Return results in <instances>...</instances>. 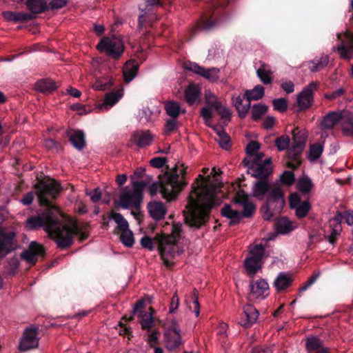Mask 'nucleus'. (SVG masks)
I'll return each mask as SVG.
<instances>
[{"mask_svg": "<svg viewBox=\"0 0 353 353\" xmlns=\"http://www.w3.org/2000/svg\"><path fill=\"white\" fill-rule=\"evenodd\" d=\"M221 215L224 217L229 219L230 226H233L239 224L241 220V212L237 210H233L232 206L229 204H225L221 211Z\"/></svg>", "mask_w": 353, "mask_h": 353, "instance_id": "obj_27", "label": "nucleus"}, {"mask_svg": "<svg viewBox=\"0 0 353 353\" xmlns=\"http://www.w3.org/2000/svg\"><path fill=\"white\" fill-rule=\"evenodd\" d=\"M292 281L293 279L290 276L281 272L275 279L274 285L278 291L281 292L290 287L292 285Z\"/></svg>", "mask_w": 353, "mask_h": 353, "instance_id": "obj_35", "label": "nucleus"}, {"mask_svg": "<svg viewBox=\"0 0 353 353\" xmlns=\"http://www.w3.org/2000/svg\"><path fill=\"white\" fill-rule=\"evenodd\" d=\"M274 187H272L266 179L259 180L257 182H256L254 185V188H253L254 196L259 199H261L266 194H268V193L270 194L271 190Z\"/></svg>", "mask_w": 353, "mask_h": 353, "instance_id": "obj_30", "label": "nucleus"}, {"mask_svg": "<svg viewBox=\"0 0 353 353\" xmlns=\"http://www.w3.org/2000/svg\"><path fill=\"white\" fill-rule=\"evenodd\" d=\"M293 145L287 150V155L289 161L287 166L292 169L298 168L301 164V155L304 149L306 137L298 127L292 130Z\"/></svg>", "mask_w": 353, "mask_h": 353, "instance_id": "obj_7", "label": "nucleus"}, {"mask_svg": "<svg viewBox=\"0 0 353 353\" xmlns=\"http://www.w3.org/2000/svg\"><path fill=\"white\" fill-rule=\"evenodd\" d=\"M167 163V158L165 157H154L150 161V165L156 168H161L163 167Z\"/></svg>", "mask_w": 353, "mask_h": 353, "instance_id": "obj_62", "label": "nucleus"}, {"mask_svg": "<svg viewBox=\"0 0 353 353\" xmlns=\"http://www.w3.org/2000/svg\"><path fill=\"white\" fill-rule=\"evenodd\" d=\"M233 201L236 204L242 205L243 204H246L250 201L248 195L245 192V191L240 190L237 191L236 193L235 194V196L233 199Z\"/></svg>", "mask_w": 353, "mask_h": 353, "instance_id": "obj_52", "label": "nucleus"}, {"mask_svg": "<svg viewBox=\"0 0 353 353\" xmlns=\"http://www.w3.org/2000/svg\"><path fill=\"white\" fill-rule=\"evenodd\" d=\"M285 205L283 190L279 186H274L268 194L266 202L261 208L263 219L271 221L282 212Z\"/></svg>", "mask_w": 353, "mask_h": 353, "instance_id": "obj_5", "label": "nucleus"}, {"mask_svg": "<svg viewBox=\"0 0 353 353\" xmlns=\"http://www.w3.org/2000/svg\"><path fill=\"white\" fill-rule=\"evenodd\" d=\"M311 208L310 203L307 201H302L295 209L296 214L299 218L305 217Z\"/></svg>", "mask_w": 353, "mask_h": 353, "instance_id": "obj_51", "label": "nucleus"}, {"mask_svg": "<svg viewBox=\"0 0 353 353\" xmlns=\"http://www.w3.org/2000/svg\"><path fill=\"white\" fill-rule=\"evenodd\" d=\"M140 243H141V246L143 248H146L149 250H153V249H154L153 241L150 237H149L148 236H143L141 239Z\"/></svg>", "mask_w": 353, "mask_h": 353, "instance_id": "obj_64", "label": "nucleus"}, {"mask_svg": "<svg viewBox=\"0 0 353 353\" xmlns=\"http://www.w3.org/2000/svg\"><path fill=\"white\" fill-rule=\"evenodd\" d=\"M36 87L38 91L43 94L52 93L57 88L56 83L48 79L38 81L36 83Z\"/></svg>", "mask_w": 353, "mask_h": 353, "instance_id": "obj_32", "label": "nucleus"}, {"mask_svg": "<svg viewBox=\"0 0 353 353\" xmlns=\"http://www.w3.org/2000/svg\"><path fill=\"white\" fill-rule=\"evenodd\" d=\"M178 128V121L176 119L172 118L166 121L164 125V133L165 135H170Z\"/></svg>", "mask_w": 353, "mask_h": 353, "instance_id": "obj_54", "label": "nucleus"}, {"mask_svg": "<svg viewBox=\"0 0 353 353\" xmlns=\"http://www.w3.org/2000/svg\"><path fill=\"white\" fill-rule=\"evenodd\" d=\"M185 68L211 81H215L219 79V70L215 68L205 69L196 63L190 62L185 64Z\"/></svg>", "mask_w": 353, "mask_h": 353, "instance_id": "obj_17", "label": "nucleus"}, {"mask_svg": "<svg viewBox=\"0 0 353 353\" xmlns=\"http://www.w3.org/2000/svg\"><path fill=\"white\" fill-rule=\"evenodd\" d=\"M295 180L294 174L292 172L285 170L281 176V181L282 184L291 185Z\"/></svg>", "mask_w": 353, "mask_h": 353, "instance_id": "obj_58", "label": "nucleus"}, {"mask_svg": "<svg viewBox=\"0 0 353 353\" xmlns=\"http://www.w3.org/2000/svg\"><path fill=\"white\" fill-rule=\"evenodd\" d=\"M276 230L280 234H288L293 230L291 221L286 217L280 218L275 223Z\"/></svg>", "mask_w": 353, "mask_h": 353, "instance_id": "obj_41", "label": "nucleus"}, {"mask_svg": "<svg viewBox=\"0 0 353 353\" xmlns=\"http://www.w3.org/2000/svg\"><path fill=\"white\" fill-rule=\"evenodd\" d=\"M181 165L182 168L179 170L178 165H176L171 172H166L159 175V181L150 185V194L154 196L160 191L163 197L168 201L174 200L188 184L184 178L187 168H185L183 164Z\"/></svg>", "mask_w": 353, "mask_h": 353, "instance_id": "obj_3", "label": "nucleus"}, {"mask_svg": "<svg viewBox=\"0 0 353 353\" xmlns=\"http://www.w3.org/2000/svg\"><path fill=\"white\" fill-rule=\"evenodd\" d=\"M121 97V94L117 92H109L106 94L105 97V104L108 105H114L119 99V98Z\"/></svg>", "mask_w": 353, "mask_h": 353, "instance_id": "obj_59", "label": "nucleus"}, {"mask_svg": "<svg viewBox=\"0 0 353 353\" xmlns=\"http://www.w3.org/2000/svg\"><path fill=\"white\" fill-rule=\"evenodd\" d=\"M145 2L146 3L145 8L142 10L139 8L140 10L144 11V13L139 17L138 26L139 28H142L146 23H149L152 27L153 21L157 20L158 17L154 15L149 14V12L152 11V9L155 7H165L170 5L172 0H145Z\"/></svg>", "mask_w": 353, "mask_h": 353, "instance_id": "obj_11", "label": "nucleus"}, {"mask_svg": "<svg viewBox=\"0 0 353 353\" xmlns=\"http://www.w3.org/2000/svg\"><path fill=\"white\" fill-rule=\"evenodd\" d=\"M200 94V90L195 84H190L185 90V99L188 104L192 105Z\"/></svg>", "mask_w": 353, "mask_h": 353, "instance_id": "obj_39", "label": "nucleus"}, {"mask_svg": "<svg viewBox=\"0 0 353 353\" xmlns=\"http://www.w3.org/2000/svg\"><path fill=\"white\" fill-rule=\"evenodd\" d=\"M272 71H262L261 70H256V75L260 81L265 85L271 84L273 79L271 76Z\"/></svg>", "mask_w": 353, "mask_h": 353, "instance_id": "obj_55", "label": "nucleus"}, {"mask_svg": "<svg viewBox=\"0 0 353 353\" xmlns=\"http://www.w3.org/2000/svg\"><path fill=\"white\" fill-rule=\"evenodd\" d=\"M219 101L216 100L214 96H212V98L206 97V106L203 107L201 109V117L203 119L205 124L209 127H212V125L210 124V121L214 117V114L212 113V110H215V107L219 104Z\"/></svg>", "mask_w": 353, "mask_h": 353, "instance_id": "obj_21", "label": "nucleus"}, {"mask_svg": "<svg viewBox=\"0 0 353 353\" xmlns=\"http://www.w3.org/2000/svg\"><path fill=\"white\" fill-rule=\"evenodd\" d=\"M66 136L74 148L82 150L85 148V138L83 131L70 130L66 132Z\"/></svg>", "mask_w": 353, "mask_h": 353, "instance_id": "obj_24", "label": "nucleus"}, {"mask_svg": "<svg viewBox=\"0 0 353 353\" xmlns=\"http://www.w3.org/2000/svg\"><path fill=\"white\" fill-rule=\"evenodd\" d=\"M15 233L0 232V255L3 256L14 250Z\"/></svg>", "mask_w": 353, "mask_h": 353, "instance_id": "obj_20", "label": "nucleus"}, {"mask_svg": "<svg viewBox=\"0 0 353 353\" xmlns=\"http://www.w3.org/2000/svg\"><path fill=\"white\" fill-rule=\"evenodd\" d=\"M337 39L341 41L336 50L341 57L345 59L351 58L350 54L353 52V32L349 30L345 32L338 33Z\"/></svg>", "mask_w": 353, "mask_h": 353, "instance_id": "obj_14", "label": "nucleus"}, {"mask_svg": "<svg viewBox=\"0 0 353 353\" xmlns=\"http://www.w3.org/2000/svg\"><path fill=\"white\" fill-rule=\"evenodd\" d=\"M45 255V249L39 243L32 241L28 249L21 254V259H24L29 264L34 265L37 262L39 257H43Z\"/></svg>", "mask_w": 353, "mask_h": 353, "instance_id": "obj_16", "label": "nucleus"}, {"mask_svg": "<svg viewBox=\"0 0 353 353\" xmlns=\"http://www.w3.org/2000/svg\"><path fill=\"white\" fill-rule=\"evenodd\" d=\"M229 2L230 0H211L200 20L192 28V34L194 35L200 30H209L221 22L225 18L223 10Z\"/></svg>", "mask_w": 353, "mask_h": 353, "instance_id": "obj_4", "label": "nucleus"}, {"mask_svg": "<svg viewBox=\"0 0 353 353\" xmlns=\"http://www.w3.org/2000/svg\"><path fill=\"white\" fill-rule=\"evenodd\" d=\"M219 136L220 146L224 150H228L231 147L230 138L224 130H219L215 126L212 127Z\"/></svg>", "mask_w": 353, "mask_h": 353, "instance_id": "obj_43", "label": "nucleus"}, {"mask_svg": "<svg viewBox=\"0 0 353 353\" xmlns=\"http://www.w3.org/2000/svg\"><path fill=\"white\" fill-rule=\"evenodd\" d=\"M3 19L8 21H12L14 23L19 22H28L32 21L36 18V16L32 12H12V11H4L2 13Z\"/></svg>", "mask_w": 353, "mask_h": 353, "instance_id": "obj_23", "label": "nucleus"}, {"mask_svg": "<svg viewBox=\"0 0 353 353\" xmlns=\"http://www.w3.org/2000/svg\"><path fill=\"white\" fill-rule=\"evenodd\" d=\"M245 99V103H243V99H242L241 96L233 99L234 105L238 111L239 116L241 118H244L250 108L251 100H248L246 98Z\"/></svg>", "mask_w": 353, "mask_h": 353, "instance_id": "obj_33", "label": "nucleus"}, {"mask_svg": "<svg viewBox=\"0 0 353 353\" xmlns=\"http://www.w3.org/2000/svg\"><path fill=\"white\" fill-rule=\"evenodd\" d=\"M290 143V139L288 136H282L276 139L275 145L280 151L285 149L288 150Z\"/></svg>", "mask_w": 353, "mask_h": 353, "instance_id": "obj_56", "label": "nucleus"}, {"mask_svg": "<svg viewBox=\"0 0 353 353\" xmlns=\"http://www.w3.org/2000/svg\"><path fill=\"white\" fill-rule=\"evenodd\" d=\"M330 226L332 228L331 234L329 236H325V239H327L329 243L334 245L336 242L338 236L340 234L341 227V225H335L334 227L330 225Z\"/></svg>", "mask_w": 353, "mask_h": 353, "instance_id": "obj_57", "label": "nucleus"}, {"mask_svg": "<svg viewBox=\"0 0 353 353\" xmlns=\"http://www.w3.org/2000/svg\"><path fill=\"white\" fill-rule=\"evenodd\" d=\"M154 139L150 130H140L134 132L131 137V141L138 147L143 148L152 144Z\"/></svg>", "mask_w": 353, "mask_h": 353, "instance_id": "obj_22", "label": "nucleus"}, {"mask_svg": "<svg viewBox=\"0 0 353 353\" xmlns=\"http://www.w3.org/2000/svg\"><path fill=\"white\" fill-rule=\"evenodd\" d=\"M39 328L37 327H28L23 332V337L19 343L20 351L25 352L39 345Z\"/></svg>", "mask_w": 353, "mask_h": 353, "instance_id": "obj_13", "label": "nucleus"}, {"mask_svg": "<svg viewBox=\"0 0 353 353\" xmlns=\"http://www.w3.org/2000/svg\"><path fill=\"white\" fill-rule=\"evenodd\" d=\"M274 109L280 112H284L288 110V100L285 98L275 99L272 101Z\"/></svg>", "mask_w": 353, "mask_h": 353, "instance_id": "obj_53", "label": "nucleus"}, {"mask_svg": "<svg viewBox=\"0 0 353 353\" xmlns=\"http://www.w3.org/2000/svg\"><path fill=\"white\" fill-rule=\"evenodd\" d=\"M264 254L265 248L262 245H256L250 250V256L244 262L245 268L250 276H254L262 268L261 260Z\"/></svg>", "mask_w": 353, "mask_h": 353, "instance_id": "obj_9", "label": "nucleus"}, {"mask_svg": "<svg viewBox=\"0 0 353 353\" xmlns=\"http://www.w3.org/2000/svg\"><path fill=\"white\" fill-rule=\"evenodd\" d=\"M146 186L145 181H134L133 183L134 190L132 192L134 196L142 202L143 200V190Z\"/></svg>", "mask_w": 353, "mask_h": 353, "instance_id": "obj_48", "label": "nucleus"}, {"mask_svg": "<svg viewBox=\"0 0 353 353\" xmlns=\"http://www.w3.org/2000/svg\"><path fill=\"white\" fill-rule=\"evenodd\" d=\"M139 63L135 60H129L125 62L123 68L124 81L130 83L137 74Z\"/></svg>", "mask_w": 353, "mask_h": 353, "instance_id": "obj_28", "label": "nucleus"}, {"mask_svg": "<svg viewBox=\"0 0 353 353\" xmlns=\"http://www.w3.org/2000/svg\"><path fill=\"white\" fill-rule=\"evenodd\" d=\"M155 240L158 242L160 254L161 251H165L163 252L165 256L171 258L174 256L177 239L173 235L158 234Z\"/></svg>", "mask_w": 353, "mask_h": 353, "instance_id": "obj_15", "label": "nucleus"}, {"mask_svg": "<svg viewBox=\"0 0 353 353\" xmlns=\"http://www.w3.org/2000/svg\"><path fill=\"white\" fill-rule=\"evenodd\" d=\"M41 206L46 208L41 214L29 216L25 223L27 230H36L43 227L44 230L49 233L50 230L59 223V208L53 205L50 199H55L61 190L60 184L55 180L48 179L39 180L34 185Z\"/></svg>", "mask_w": 353, "mask_h": 353, "instance_id": "obj_1", "label": "nucleus"}, {"mask_svg": "<svg viewBox=\"0 0 353 353\" xmlns=\"http://www.w3.org/2000/svg\"><path fill=\"white\" fill-rule=\"evenodd\" d=\"M97 49L105 52L109 57L117 60L122 56L125 46L121 36L103 37L97 45Z\"/></svg>", "mask_w": 353, "mask_h": 353, "instance_id": "obj_8", "label": "nucleus"}, {"mask_svg": "<svg viewBox=\"0 0 353 353\" xmlns=\"http://www.w3.org/2000/svg\"><path fill=\"white\" fill-rule=\"evenodd\" d=\"M318 83L312 81L305 86L297 97V103L300 110H307L312 105L314 92L317 90Z\"/></svg>", "mask_w": 353, "mask_h": 353, "instance_id": "obj_12", "label": "nucleus"}, {"mask_svg": "<svg viewBox=\"0 0 353 353\" xmlns=\"http://www.w3.org/2000/svg\"><path fill=\"white\" fill-rule=\"evenodd\" d=\"M79 232L77 225L73 228L68 225H61L59 220V223L50 230L48 234L59 248L65 250L71 247L74 243V236L78 234Z\"/></svg>", "mask_w": 353, "mask_h": 353, "instance_id": "obj_6", "label": "nucleus"}, {"mask_svg": "<svg viewBox=\"0 0 353 353\" xmlns=\"http://www.w3.org/2000/svg\"><path fill=\"white\" fill-rule=\"evenodd\" d=\"M243 209L241 212V218H250L256 211V205L251 201L241 205Z\"/></svg>", "mask_w": 353, "mask_h": 353, "instance_id": "obj_50", "label": "nucleus"}, {"mask_svg": "<svg viewBox=\"0 0 353 353\" xmlns=\"http://www.w3.org/2000/svg\"><path fill=\"white\" fill-rule=\"evenodd\" d=\"M268 110V107L265 105L257 104L254 105L252 109V117L254 120L256 121L261 119Z\"/></svg>", "mask_w": 353, "mask_h": 353, "instance_id": "obj_49", "label": "nucleus"}, {"mask_svg": "<svg viewBox=\"0 0 353 353\" xmlns=\"http://www.w3.org/2000/svg\"><path fill=\"white\" fill-rule=\"evenodd\" d=\"M215 110L223 119L229 118L230 117L229 110L223 106L221 102L216 105Z\"/></svg>", "mask_w": 353, "mask_h": 353, "instance_id": "obj_61", "label": "nucleus"}, {"mask_svg": "<svg viewBox=\"0 0 353 353\" xmlns=\"http://www.w3.org/2000/svg\"><path fill=\"white\" fill-rule=\"evenodd\" d=\"M312 187L313 183L312 180L307 176L300 178L297 183L298 189L304 194H309Z\"/></svg>", "mask_w": 353, "mask_h": 353, "instance_id": "obj_45", "label": "nucleus"}, {"mask_svg": "<svg viewBox=\"0 0 353 353\" xmlns=\"http://www.w3.org/2000/svg\"><path fill=\"white\" fill-rule=\"evenodd\" d=\"M192 188L186 205L188 211H183L184 221L192 228L200 229L208 222L213 201L207 191L201 190L203 185L198 181L196 185L193 184Z\"/></svg>", "mask_w": 353, "mask_h": 353, "instance_id": "obj_2", "label": "nucleus"}, {"mask_svg": "<svg viewBox=\"0 0 353 353\" xmlns=\"http://www.w3.org/2000/svg\"><path fill=\"white\" fill-rule=\"evenodd\" d=\"M342 119L341 113L331 112L324 117L321 125L323 129H332Z\"/></svg>", "mask_w": 353, "mask_h": 353, "instance_id": "obj_31", "label": "nucleus"}, {"mask_svg": "<svg viewBox=\"0 0 353 353\" xmlns=\"http://www.w3.org/2000/svg\"><path fill=\"white\" fill-rule=\"evenodd\" d=\"M166 344L165 347L169 351H174L183 344L181 335L172 334L170 333L165 334Z\"/></svg>", "mask_w": 353, "mask_h": 353, "instance_id": "obj_38", "label": "nucleus"}, {"mask_svg": "<svg viewBox=\"0 0 353 353\" xmlns=\"http://www.w3.org/2000/svg\"><path fill=\"white\" fill-rule=\"evenodd\" d=\"M147 208L150 216L156 221L164 219L167 210L161 201H151L148 204Z\"/></svg>", "mask_w": 353, "mask_h": 353, "instance_id": "obj_25", "label": "nucleus"}, {"mask_svg": "<svg viewBox=\"0 0 353 353\" xmlns=\"http://www.w3.org/2000/svg\"><path fill=\"white\" fill-rule=\"evenodd\" d=\"M329 63V57L323 55L320 58L316 57L308 62V68L312 72H318L323 69Z\"/></svg>", "mask_w": 353, "mask_h": 353, "instance_id": "obj_37", "label": "nucleus"}, {"mask_svg": "<svg viewBox=\"0 0 353 353\" xmlns=\"http://www.w3.org/2000/svg\"><path fill=\"white\" fill-rule=\"evenodd\" d=\"M110 219H113L117 224V229L120 231H124L129 228V224L128 221L124 219L123 215L120 213L111 212L109 215Z\"/></svg>", "mask_w": 353, "mask_h": 353, "instance_id": "obj_42", "label": "nucleus"}, {"mask_svg": "<svg viewBox=\"0 0 353 353\" xmlns=\"http://www.w3.org/2000/svg\"><path fill=\"white\" fill-rule=\"evenodd\" d=\"M305 341V348L308 352L315 351L323 347V342L316 336L308 337Z\"/></svg>", "mask_w": 353, "mask_h": 353, "instance_id": "obj_46", "label": "nucleus"}, {"mask_svg": "<svg viewBox=\"0 0 353 353\" xmlns=\"http://www.w3.org/2000/svg\"><path fill=\"white\" fill-rule=\"evenodd\" d=\"M68 0H52L49 5V10H57L66 6Z\"/></svg>", "mask_w": 353, "mask_h": 353, "instance_id": "obj_63", "label": "nucleus"}, {"mask_svg": "<svg viewBox=\"0 0 353 353\" xmlns=\"http://www.w3.org/2000/svg\"><path fill=\"white\" fill-rule=\"evenodd\" d=\"M121 241L122 243L129 248L132 247L134 243V235L129 228L126 230L121 232Z\"/></svg>", "mask_w": 353, "mask_h": 353, "instance_id": "obj_47", "label": "nucleus"}, {"mask_svg": "<svg viewBox=\"0 0 353 353\" xmlns=\"http://www.w3.org/2000/svg\"><path fill=\"white\" fill-rule=\"evenodd\" d=\"M323 150V143L317 142L310 144L307 154L308 160L311 162L316 161L321 156Z\"/></svg>", "mask_w": 353, "mask_h": 353, "instance_id": "obj_36", "label": "nucleus"}, {"mask_svg": "<svg viewBox=\"0 0 353 353\" xmlns=\"http://www.w3.org/2000/svg\"><path fill=\"white\" fill-rule=\"evenodd\" d=\"M260 145L258 142L251 141L246 146V153L249 156H254L256 152L259 150Z\"/></svg>", "mask_w": 353, "mask_h": 353, "instance_id": "obj_60", "label": "nucleus"}, {"mask_svg": "<svg viewBox=\"0 0 353 353\" xmlns=\"http://www.w3.org/2000/svg\"><path fill=\"white\" fill-rule=\"evenodd\" d=\"M269 289V285L264 279H260L250 283V294L256 297L262 296Z\"/></svg>", "mask_w": 353, "mask_h": 353, "instance_id": "obj_34", "label": "nucleus"}, {"mask_svg": "<svg viewBox=\"0 0 353 353\" xmlns=\"http://www.w3.org/2000/svg\"><path fill=\"white\" fill-rule=\"evenodd\" d=\"M165 110L168 115L176 119L181 113V105L178 102L170 101L165 103Z\"/></svg>", "mask_w": 353, "mask_h": 353, "instance_id": "obj_44", "label": "nucleus"}, {"mask_svg": "<svg viewBox=\"0 0 353 353\" xmlns=\"http://www.w3.org/2000/svg\"><path fill=\"white\" fill-rule=\"evenodd\" d=\"M264 96V88L261 85L254 86L252 90H247L243 98L248 100H259Z\"/></svg>", "mask_w": 353, "mask_h": 353, "instance_id": "obj_40", "label": "nucleus"}, {"mask_svg": "<svg viewBox=\"0 0 353 353\" xmlns=\"http://www.w3.org/2000/svg\"><path fill=\"white\" fill-rule=\"evenodd\" d=\"M258 310L252 305H247L243 307L240 323L241 325L249 327L254 323L259 316Z\"/></svg>", "mask_w": 353, "mask_h": 353, "instance_id": "obj_19", "label": "nucleus"}, {"mask_svg": "<svg viewBox=\"0 0 353 353\" xmlns=\"http://www.w3.org/2000/svg\"><path fill=\"white\" fill-rule=\"evenodd\" d=\"M145 306V301L143 300H139L134 305L132 314L133 315H137L142 330L150 332L154 325L153 313L154 311L151 307H149L150 312L145 311L143 310Z\"/></svg>", "mask_w": 353, "mask_h": 353, "instance_id": "obj_10", "label": "nucleus"}, {"mask_svg": "<svg viewBox=\"0 0 353 353\" xmlns=\"http://www.w3.org/2000/svg\"><path fill=\"white\" fill-rule=\"evenodd\" d=\"M26 5L28 10L35 16L49 10L46 0H26Z\"/></svg>", "mask_w": 353, "mask_h": 353, "instance_id": "obj_29", "label": "nucleus"}, {"mask_svg": "<svg viewBox=\"0 0 353 353\" xmlns=\"http://www.w3.org/2000/svg\"><path fill=\"white\" fill-rule=\"evenodd\" d=\"M141 201H138L132 192H130L125 188L121 192L119 196V205L123 209H128L130 207L139 208Z\"/></svg>", "mask_w": 353, "mask_h": 353, "instance_id": "obj_26", "label": "nucleus"}, {"mask_svg": "<svg viewBox=\"0 0 353 353\" xmlns=\"http://www.w3.org/2000/svg\"><path fill=\"white\" fill-rule=\"evenodd\" d=\"M242 163L243 165L248 168L249 171H252V176L254 178L262 179H266L269 177L272 172L270 167L267 166L263 163H257V165H250V160L244 159Z\"/></svg>", "mask_w": 353, "mask_h": 353, "instance_id": "obj_18", "label": "nucleus"}]
</instances>
